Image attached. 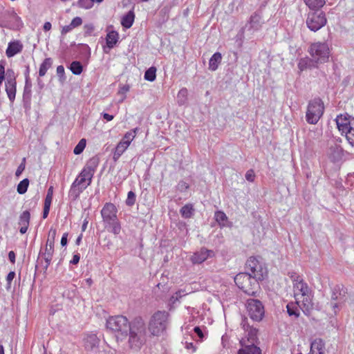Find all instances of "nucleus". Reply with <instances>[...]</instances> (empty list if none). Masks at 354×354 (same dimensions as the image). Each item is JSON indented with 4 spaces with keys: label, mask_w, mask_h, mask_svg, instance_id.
Masks as SVG:
<instances>
[{
    "label": "nucleus",
    "mask_w": 354,
    "mask_h": 354,
    "mask_svg": "<svg viewBox=\"0 0 354 354\" xmlns=\"http://www.w3.org/2000/svg\"><path fill=\"white\" fill-rule=\"evenodd\" d=\"M266 269L256 257H251L245 264V277H248L251 288L245 290V294L254 296L259 289V281L263 279Z\"/></svg>",
    "instance_id": "obj_1"
},
{
    "label": "nucleus",
    "mask_w": 354,
    "mask_h": 354,
    "mask_svg": "<svg viewBox=\"0 0 354 354\" xmlns=\"http://www.w3.org/2000/svg\"><path fill=\"white\" fill-rule=\"evenodd\" d=\"M128 331L129 346L135 349L140 348L147 340L146 326L142 318L136 317L130 323Z\"/></svg>",
    "instance_id": "obj_2"
},
{
    "label": "nucleus",
    "mask_w": 354,
    "mask_h": 354,
    "mask_svg": "<svg viewBox=\"0 0 354 354\" xmlns=\"http://www.w3.org/2000/svg\"><path fill=\"white\" fill-rule=\"evenodd\" d=\"M91 161L92 160H90V162L86 164L71 185L69 195L73 197V199H76L80 194L90 185L91 183L95 172L94 167L90 165Z\"/></svg>",
    "instance_id": "obj_3"
},
{
    "label": "nucleus",
    "mask_w": 354,
    "mask_h": 354,
    "mask_svg": "<svg viewBox=\"0 0 354 354\" xmlns=\"http://www.w3.org/2000/svg\"><path fill=\"white\" fill-rule=\"evenodd\" d=\"M169 313L165 310L155 313L149 323V330L153 336L162 335L167 329Z\"/></svg>",
    "instance_id": "obj_4"
},
{
    "label": "nucleus",
    "mask_w": 354,
    "mask_h": 354,
    "mask_svg": "<svg viewBox=\"0 0 354 354\" xmlns=\"http://www.w3.org/2000/svg\"><path fill=\"white\" fill-rule=\"evenodd\" d=\"M130 323L127 318L123 315H117L110 317L106 321V328L112 331L118 333L117 338L119 335L122 337L127 336L128 329Z\"/></svg>",
    "instance_id": "obj_5"
},
{
    "label": "nucleus",
    "mask_w": 354,
    "mask_h": 354,
    "mask_svg": "<svg viewBox=\"0 0 354 354\" xmlns=\"http://www.w3.org/2000/svg\"><path fill=\"white\" fill-rule=\"evenodd\" d=\"M324 111V102L319 97L310 100L307 107L306 119L308 123L315 124L318 122Z\"/></svg>",
    "instance_id": "obj_6"
},
{
    "label": "nucleus",
    "mask_w": 354,
    "mask_h": 354,
    "mask_svg": "<svg viewBox=\"0 0 354 354\" xmlns=\"http://www.w3.org/2000/svg\"><path fill=\"white\" fill-rule=\"evenodd\" d=\"M308 52L313 62L318 67V64L325 63L329 57V48L325 42H317L312 44Z\"/></svg>",
    "instance_id": "obj_7"
},
{
    "label": "nucleus",
    "mask_w": 354,
    "mask_h": 354,
    "mask_svg": "<svg viewBox=\"0 0 354 354\" xmlns=\"http://www.w3.org/2000/svg\"><path fill=\"white\" fill-rule=\"evenodd\" d=\"M327 22L326 15L319 10H313L308 13L306 24L308 28L316 32L324 27Z\"/></svg>",
    "instance_id": "obj_8"
},
{
    "label": "nucleus",
    "mask_w": 354,
    "mask_h": 354,
    "mask_svg": "<svg viewBox=\"0 0 354 354\" xmlns=\"http://www.w3.org/2000/svg\"><path fill=\"white\" fill-rule=\"evenodd\" d=\"M245 306L248 316L255 322H260L264 317L265 310L262 302L256 299H248Z\"/></svg>",
    "instance_id": "obj_9"
},
{
    "label": "nucleus",
    "mask_w": 354,
    "mask_h": 354,
    "mask_svg": "<svg viewBox=\"0 0 354 354\" xmlns=\"http://www.w3.org/2000/svg\"><path fill=\"white\" fill-rule=\"evenodd\" d=\"M57 231L54 228H50L48 232V236L47 239L45 252L41 254V256L44 257L46 265L44 266V269L47 270L49 265L50 264L51 260L53 259V255L54 252V243L55 239L56 236Z\"/></svg>",
    "instance_id": "obj_10"
},
{
    "label": "nucleus",
    "mask_w": 354,
    "mask_h": 354,
    "mask_svg": "<svg viewBox=\"0 0 354 354\" xmlns=\"http://www.w3.org/2000/svg\"><path fill=\"white\" fill-rule=\"evenodd\" d=\"M101 215L106 225L118 220L117 209L115 206L111 203H107L104 205L101 210Z\"/></svg>",
    "instance_id": "obj_11"
},
{
    "label": "nucleus",
    "mask_w": 354,
    "mask_h": 354,
    "mask_svg": "<svg viewBox=\"0 0 354 354\" xmlns=\"http://www.w3.org/2000/svg\"><path fill=\"white\" fill-rule=\"evenodd\" d=\"M293 288L295 297L299 294H301V296H308V295H311L310 288L301 278L297 277L296 283H293Z\"/></svg>",
    "instance_id": "obj_12"
},
{
    "label": "nucleus",
    "mask_w": 354,
    "mask_h": 354,
    "mask_svg": "<svg viewBox=\"0 0 354 354\" xmlns=\"http://www.w3.org/2000/svg\"><path fill=\"white\" fill-rule=\"evenodd\" d=\"M6 91L10 102H14L16 95V80L14 75H8L5 82Z\"/></svg>",
    "instance_id": "obj_13"
},
{
    "label": "nucleus",
    "mask_w": 354,
    "mask_h": 354,
    "mask_svg": "<svg viewBox=\"0 0 354 354\" xmlns=\"http://www.w3.org/2000/svg\"><path fill=\"white\" fill-rule=\"evenodd\" d=\"M214 254L212 250H209L205 248H202L200 251L194 254L191 260L193 263H201L205 261L208 257Z\"/></svg>",
    "instance_id": "obj_14"
},
{
    "label": "nucleus",
    "mask_w": 354,
    "mask_h": 354,
    "mask_svg": "<svg viewBox=\"0 0 354 354\" xmlns=\"http://www.w3.org/2000/svg\"><path fill=\"white\" fill-rule=\"evenodd\" d=\"M337 127L339 131L343 134L345 131L351 128L350 115L347 113L345 115H339L335 119Z\"/></svg>",
    "instance_id": "obj_15"
},
{
    "label": "nucleus",
    "mask_w": 354,
    "mask_h": 354,
    "mask_svg": "<svg viewBox=\"0 0 354 354\" xmlns=\"http://www.w3.org/2000/svg\"><path fill=\"white\" fill-rule=\"evenodd\" d=\"M30 219V214L28 210L24 211L19 216L18 224L20 225L19 232L21 234H25L28 228Z\"/></svg>",
    "instance_id": "obj_16"
},
{
    "label": "nucleus",
    "mask_w": 354,
    "mask_h": 354,
    "mask_svg": "<svg viewBox=\"0 0 354 354\" xmlns=\"http://www.w3.org/2000/svg\"><path fill=\"white\" fill-rule=\"evenodd\" d=\"M84 347L87 351H93L99 346L100 339L95 334H88L84 339Z\"/></svg>",
    "instance_id": "obj_17"
},
{
    "label": "nucleus",
    "mask_w": 354,
    "mask_h": 354,
    "mask_svg": "<svg viewBox=\"0 0 354 354\" xmlns=\"http://www.w3.org/2000/svg\"><path fill=\"white\" fill-rule=\"evenodd\" d=\"M23 49V45L19 41L10 42L6 50V55L8 57H12L16 54L20 53Z\"/></svg>",
    "instance_id": "obj_18"
},
{
    "label": "nucleus",
    "mask_w": 354,
    "mask_h": 354,
    "mask_svg": "<svg viewBox=\"0 0 354 354\" xmlns=\"http://www.w3.org/2000/svg\"><path fill=\"white\" fill-rule=\"evenodd\" d=\"M325 344L322 339H315L310 344L311 354H324Z\"/></svg>",
    "instance_id": "obj_19"
},
{
    "label": "nucleus",
    "mask_w": 354,
    "mask_h": 354,
    "mask_svg": "<svg viewBox=\"0 0 354 354\" xmlns=\"http://www.w3.org/2000/svg\"><path fill=\"white\" fill-rule=\"evenodd\" d=\"M261 27V17L259 15L253 14L249 21V27L248 31L252 35L254 31L259 30Z\"/></svg>",
    "instance_id": "obj_20"
},
{
    "label": "nucleus",
    "mask_w": 354,
    "mask_h": 354,
    "mask_svg": "<svg viewBox=\"0 0 354 354\" xmlns=\"http://www.w3.org/2000/svg\"><path fill=\"white\" fill-rule=\"evenodd\" d=\"M329 155L333 161H337L342 157L343 149L339 145L335 144L330 147Z\"/></svg>",
    "instance_id": "obj_21"
},
{
    "label": "nucleus",
    "mask_w": 354,
    "mask_h": 354,
    "mask_svg": "<svg viewBox=\"0 0 354 354\" xmlns=\"http://www.w3.org/2000/svg\"><path fill=\"white\" fill-rule=\"evenodd\" d=\"M221 54L218 52L215 53L209 59L208 67L209 70L215 71L218 68V65L221 64Z\"/></svg>",
    "instance_id": "obj_22"
},
{
    "label": "nucleus",
    "mask_w": 354,
    "mask_h": 354,
    "mask_svg": "<svg viewBox=\"0 0 354 354\" xmlns=\"http://www.w3.org/2000/svg\"><path fill=\"white\" fill-rule=\"evenodd\" d=\"M129 146L122 142V141H120L115 149V151L113 152V159L115 162H116L119 158L122 155V153L127 149V148L129 147Z\"/></svg>",
    "instance_id": "obj_23"
},
{
    "label": "nucleus",
    "mask_w": 354,
    "mask_h": 354,
    "mask_svg": "<svg viewBox=\"0 0 354 354\" xmlns=\"http://www.w3.org/2000/svg\"><path fill=\"white\" fill-rule=\"evenodd\" d=\"M304 299L302 300V310L304 313L306 315H309L311 310L313 308V303L312 301L311 295H308V296H303Z\"/></svg>",
    "instance_id": "obj_24"
},
{
    "label": "nucleus",
    "mask_w": 354,
    "mask_h": 354,
    "mask_svg": "<svg viewBox=\"0 0 354 354\" xmlns=\"http://www.w3.org/2000/svg\"><path fill=\"white\" fill-rule=\"evenodd\" d=\"M214 218L221 227L230 225L226 214L222 211H216L214 214Z\"/></svg>",
    "instance_id": "obj_25"
},
{
    "label": "nucleus",
    "mask_w": 354,
    "mask_h": 354,
    "mask_svg": "<svg viewBox=\"0 0 354 354\" xmlns=\"http://www.w3.org/2000/svg\"><path fill=\"white\" fill-rule=\"evenodd\" d=\"M304 1L312 10H319L326 3L325 0H304Z\"/></svg>",
    "instance_id": "obj_26"
},
{
    "label": "nucleus",
    "mask_w": 354,
    "mask_h": 354,
    "mask_svg": "<svg viewBox=\"0 0 354 354\" xmlns=\"http://www.w3.org/2000/svg\"><path fill=\"white\" fill-rule=\"evenodd\" d=\"M119 39V35L116 31L112 30L109 32L106 37V44L109 48H113L117 44Z\"/></svg>",
    "instance_id": "obj_27"
},
{
    "label": "nucleus",
    "mask_w": 354,
    "mask_h": 354,
    "mask_svg": "<svg viewBox=\"0 0 354 354\" xmlns=\"http://www.w3.org/2000/svg\"><path fill=\"white\" fill-rule=\"evenodd\" d=\"M134 13L132 11H129L122 19L121 24L123 27L129 28L133 25L134 21Z\"/></svg>",
    "instance_id": "obj_28"
},
{
    "label": "nucleus",
    "mask_w": 354,
    "mask_h": 354,
    "mask_svg": "<svg viewBox=\"0 0 354 354\" xmlns=\"http://www.w3.org/2000/svg\"><path fill=\"white\" fill-rule=\"evenodd\" d=\"M249 328L248 337H247V341L249 343V344H255L258 342L259 339L257 337V329L254 328H251L248 326Z\"/></svg>",
    "instance_id": "obj_29"
},
{
    "label": "nucleus",
    "mask_w": 354,
    "mask_h": 354,
    "mask_svg": "<svg viewBox=\"0 0 354 354\" xmlns=\"http://www.w3.org/2000/svg\"><path fill=\"white\" fill-rule=\"evenodd\" d=\"M53 64V60L51 58H46L40 65L39 75L43 77L46 75L47 71L51 67Z\"/></svg>",
    "instance_id": "obj_30"
},
{
    "label": "nucleus",
    "mask_w": 354,
    "mask_h": 354,
    "mask_svg": "<svg viewBox=\"0 0 354 354\" xmlns=\"http://www.w3.org/2000/svg\"><path fill=\"white\" fill-rule=\"evenodd\" d=\"M298 66L301 71L306 68L317 67L311 58L301 59L299 62Z\"/></svg>",
    "instance_id": "obj_31"
},
{
    "label": "nucleus",
    "mask_w": 354,
    "mask_h": 354,
    "mask_svg": "<svg viewBox=\"0 0 354 354\" xmlns=\"http://www.w3.org/2000/svg\"><path fill=\"white\" fill-rule=\"evenodd\" d=\"M182 216L185 218H191L193 215L194 207L192 204L184 205L180 210Z\"/></svg>",
    "instance_id": "obj_32"
},
{
    "label": "nucleus",
    "mask_w": 354,
    "mask_h": 354,
    "mask_svg": "<svg viewBox=\"0 0 354 354\" xmlns=\"http://www.w3.org/2000/svg\"><path fill=\"white\" fill-rule=\"evenodd\" d=\"M138 131V128H135L133 130H131L129 131H127L124 136H123L121 141L127 143L129 146L131 143V142L133 140L136 136V133Z\"/></svg>",
    "instance_id": "obj_33"
},
{
    "label": "nucleus",
    "mask_w": 354,
    "mask_h": 354,
    "mask_svg": "<svg viewBox=\"0 0 354 354\" xmlns=\"http://www.w3.org/2000/svg\"><path fill=\"white\" fill-rule=\"evenodd\" d=\"M188 91L185 88H181L177 95L178 104L179 105H183L187 100Z\"/></svg>",
    "instance_id": "obj_34"
},
{
    "label": "nucleus",
    "mask_w": 354,
    "mask_h": 354,
    "mask_svg": "<svg viewBox=\"0 0 354 354\" xmlns=\"http://www.w3.org/2000/svg\"><path fill=\"white\" fill-rule=\"evenodd\" d=\"M106 227L111 228L110 232L117 235L121 232V225L118 219L106 225Z\"/></svg>",
    "instance_id": "obj_35"
},
{
    "label": "nucleus",
    "mask_w": 354,
    "mask_h": 354,
    "mask_svg": "<svg viewBox=\"0 0 354 354\" xmlns=\"http://www.w3.org/2000/svg\"><path fill=\"white\" fill-rule=\"evenodd\" d=\"M245 354H261V350L256 344H245Z\"/></svg>",
    "instance_id": "obj_36"
},
{
    "label": "nucleus",
    "mask_w": 354,
    "mask_h": 354,
    "mask_svg": "<svg viewBox=\"0 0 354 354\" xmlns=\"http://www.w3.org/2000/svg\"><path fill=\"white\" fill-rule=\"evenodd\" d=\"M156 77V68L153 66L147 69L145 73V79L149 82H153Z\"/></svg>",
    "instance_id": "obj_37"
},
{
    "label": "nucleus",
    "mask_w": 354,
    "mask_h": 354,
    "mask_svg": "<svg viewBox=\"0 0 354 354\" xmlns=\"http://www.w3.org/2000/svg\"><path fill=\"white\" fill-rule=\"evenodd\" d=\"M29 185V180L28 178H25L21 180L17 185V192L20 194H24L27 192Z\"/></svg>",
    "instance_id": "obj_38"
},
{
    "label": "nucleus",
    "mask_w": 354,
    "mask_h": 354,
    "mask_svg": "<svg viewBox=\"0 0 354 354\" xmlns=\"http://www.w3.org/2000/svg\"><path fill=\"white\" fill-rule=\"evenodd\" d=\"M287 313L290 316H295V317H298L299 316V312L298 310L297 307L293 303H289L286 306Z\"/></svg>",
    "instance_id": "obj_39"
},
{
    "label": "nucleus",
    "mask_w": 354,
    "mask_h": 354,
    "mask_svg": "<svg viewBox=\"0 0 354 354\" xmlns=\"http://www.w3.org/2000/svg\"><path fill=\"white\" fill-rule=\"evenodd\" d=\"M70 69L74 75H80L82 72V66L80 62L74 61L71 64Z\"/></svg>",
    "instance_id": "obj_40"
},
{
    "label": "nucleus",
    "mask_w": 354,
    "mask_h": 354,
    "mask_svg": "<svg viewBox=\"0 0 354 354\" xmlns=\"http://www.w3.org/2000/svg\"><path fill=\"white\" fill-rule=\"evenodd\" d=\"M86 140L84 138H82L80 140L78 144L75 147L73 153L75 155L80 154L86 147Z\"/></svg>",
    "instance_id": "obj_41"
},
{
    "label": "nucleus",
    "mask_w": 354,
    "mask_h": 354,
    "mask_svg": "<svg viewBox=\"0 0 354 354\" xmlns=\"http://www.w3.org/2000/svg\"><path fill=\"white\" fill-rule=\"evenodd\" d=\"M344 133H345L348 142L354 146V128H348Z\"/></svg>",
    "instance_id": "obj_42"
},
{
    "label": "nucleus",
    "mask_w": 354,
    "mask_h": 354,
    "mask_svg": "<svg viewBox=\"0 0 354 354\" xmlns=\"http://www.w3.org/2000/svg\"><path fill=\"white\" fill-rule=\"evenodd\" d=\"M77 6L82 8L90 9L93 7V0H79Z\"/></svg>",
    "instance_id": "obj_43"
},
{
    "label": "nucleus",
    "mask_w": 354,
    "mask_h": 354,
    "mask_svg": "<svg viewBox=\"0 0 354 354\" xmlns=\"http://www.w3.org/2000/svg\"><path fill=\"white\" fill-rule=\"evenodd\" d=\"M136 201V194L133 192L130 191L128 192L127 198L126 200V204L129 206H132Z\"/></svg>",
    "instance_id": "obj_44"
},
{
    "label": "nucleus",
    "mask_w": 354,
    "mask_h": 354,
    "mask_svg": "<svg viewBox=\"0 0 354 354\" xmlns=\"http://www.w3.org/2000/svg\"><path fill=\"white\" fill-rule=\"evenodd\" d=\"M187 294V292H185V290H180L171 296V301L175 302L176 301H178L180 298H181L183 296L186 295Z\"/></svg>",
    "instance_id": "obj_45"
},
{
    "label": "nucleus",
    "mask_w": 354,
    "mask_h": 354,
    "mask_svg": "<svg viewBox=\"0 0 354 354\" xmlns=\"http://www.w3.org/2000/svg\"><path fill=\"white\" fill-rule=\"evenodd\" d=\"M340 285H336L332 290V295H331V299L332 300H338L339 299V294L338 291L340 290Z\"/></svg>",
    "instance_id": "obj_46"
},
{
    "label": "nucleus",
    "mask_w": 354,
    "mask_h": 354,
    "mask_svg": "<svg viewBox=\"0 0 354 354\" xmlns=\"http://www.w3.org/2000/svg\"><path fill=\"white\" fill-rule=\"evenodd\" d=\"M15 272L14 271H11L8 273V274L7 275V277H6V281H7V286H6V289L7 290H9L10 288V286H11V282L13 280V279L15 278Z\"/></svg>",
    "instance_id": "obj_47"
},
{
    "label": "nucleus",
    "mask_w": 354,
    "mask_h": 354,
    "mask_svg": "<svg viewBox=\"0 0 354 354\" xmlns=\"http://www.w3.org/2000/svg\"><path fill=\"white\" fill-rule=\"evenodd\" d=\"M188 188L189 185L183 180L180 181L177 185V189L180 192H185Z\"/></svg>",
    "instance_id": "obj_48"
},
{
    "label": "nucleus",
    "mask_w": 354,
    "mask_h": 354,
    "mask_svg": "<svg viewBox=\"0 0 354 354\" xmlns=\"http://www.w3.org/2000/svg\"><path fill=\"white\" fill-rule=\"evenodd\" d=\"M340 290L339 291H338V294H339V301H345L346 298V290L344 289V286L343 285H340Z\"/></svg>",
    "instance_id": "obj_49"
},
{
    "label": "nucleus",
    "mask_w": 354,
    "mask_h": 354,
    "mask_svg": "<svg viewBox=\"0 0 354 354\" xmlns=\"http://www.w3.org/2000/svg\"><path fill=\"white\" fill-rule=\"evenodd\" d=\"M245 178L250 182H253L255 178V174L252 169H250L245 175Z\"/></svg>",
    "instance_id": "obj_50"
},
{
    "label": "nucleus",
    "mask_w": 354,
    "mask_h": 354,
    "mask_svg": "<svg viewBox=\"0 0 354 354\" xmlns=\"http://www.w3.org/2000/svg\"><path fill=\"white\" fill-rule=\"evenodd\" d=\"M242 277H243L242 273H239V274H236V276L234 277L235 283L241 289H242L243 288V283L241 281Z\"/></svg>",
    "instance_id": "obj_51"
},
{
    "label": "nucleus",
    "mask_w": 354,
    "mask_h": 354,
    "mask_svg": "<svg viewBox=\"0 0 354 354\" xmlns=\"http://www.w3.org/2000/svg\"><path fill=\"white\" fill-rule=\"evenodd\" d=\"M82 24V20L80 17H75L71 24V26H73L74 28L77 27V26H80L81 24Z\"/></svg>",
    "instance_id": "obj_52"
},
{
    "label": "nucleus",
    "mask_w": 354,
    "mask_h": 354,
    "mask_svg": "<svg viewBox=\"0 0 354 354\" xmlns=\"http://www.w3.org/2000/svg\"><path fill=\"white\" fill-rule=\"evenodd\" d=\"M25 158L23 159V162H21L20 164V165L18 167L16 172H15V175L17 176H19L21 175V174L23 172V171L25 169Z\"/></svg>",
    "instance_id": "obj_53"
},
{
    "label": "nucleus",
    "mask_w": 354,
    "mask_h": 354,
    "mask_svg": "<svg viewBox=\"0 0 354 354\" xmlns=\"http://www.w3.org/2000/svg\"><path fill=\"white\" fill-rule=\"evenodd\" d=\"M73 28H74L73 26H71V24L68 26H64L62 29L61 33H62V35H66V33L71 31Z\"/></svg>",
    "instance_id": "obj_54"
},
{
    "label": "nucleus",
    "mask_w": 354,
    "mask_h": 354,
    "mask_svg": "<svg viewBox=\"0 0 354 354\" xmlns=\"http://www.w3.org/2000/svg\"><path fill=\"white\" fill-rule=\"evenodd\" d=\"M194 331L197 334V335L198 336V337L202 339L203 337H204V335H203V333L202 331V330L201 329L200 327L198 326H196L194 328Z\"/></svg>",
    "instance_id": "obj_55"
},
{
    "label": "nucleus",
    "mask_w": 354,
    "mask_h": 354,
    "mask_svg": "<svg viewBox=\"0 0 354 354\" xmlns=\"http://www.w3.org/2000/svg\"><path fill=\"white\" fill-rule=\"evenodd\" d=\"M10 18L13 19L18 24L21 23V18L17 15V13L15 11H12V12L10 13Z\"/></svg>",
    "instance_id": "obj_56"
},
{
    "label": "nucleus",
    "mask_w": 354,
    "mask_h": 354,
    "mask_svg": "<svg viewBox=\"0 0 354 354\" xmlns=\"http://www.w3.org/2000/svg\"><path fill=\"white\" fill-rule=\"evenodd\" d=\"M185 348L187 350H192V352H195L196 350V346L192 342H186Z\"/></svg>",
    "instance_id": "obj_57"
},
{
    "label": "nucleus",
    "mask_w": 354,
    "mask_h": 354,
    "mask_svg": "<svg viewBox=\"0 0 354 354\" xmlns=\"http://www.w3.org/2000/svg\"><path fill=\"white\" fill-rule=\"evenodd\" d=\"M52 197L46 196L44 201V207H50L52 203Z\"/></svg>",
    "instance_id": "obj_58"
},
{
    "label": "nucleus",
    "mask_w": 354,
    "mask_h": 354,
    "mask_svg": "<svg viewBox=\"0 0 354 354\" xmlns=\"http://www.w3.org/2000/svg\"><path fill=\"white\" fill-rule=\"evenodd\" d=\"M79 261H80V255L79 254H75L73 257V259L70 261V263L73 264V265H75V264L78 263Z\"/></svg>",
    "instance_id": "obj_59"
},
{
    "label": "nucleus",
    "mask_w": 354,
    "mask_h": 354,
    "mask_svg": "<svg viewBox=\"0 0 354 354\" xmlns=\"http://www.w3.org/2000/svg\"><path fill=\"white\" fill-rule=\"evenodd\" d=\"M67 233H64L61 239V245L65 246L67 244Z\"/></svg>",
    "instance_id": "obj_60"
},
{
    "label": "nucleus",
    "mask_w": 354,
    "mask_h": 354,
    "mask_svg": "<svg viewBox=\"0 0 354 354\" xmlns=\"http://www.w3.org/2000/svg\"><path fill=\"white\" fill-rule=\"evenodd\" d=\"M289 276H290V279H292V281H293V283H296L297 277L301 278V277L299 276L298 274H297V273H295V272L289 273Z\"/></svg>",
    "instance_id": "obj_61"
},
{
    "label": "nucleus",
    "mask_w": 354,
    "mask_h": 354,
    "mask_svg": "<svg viewBox=\"0 0 354 354\" xmlns=\"http://www.w3.org/2000/svg\"><path fill=\"white\" fill-rule=\"evenodd\" d=\"M8 258L12 263L15 262V254L13 251L9 252Z\"/></svg>",
    "instance_id": "obj_62"
},
{
    "label": "nucleus",
    "mask_w": 354,
    "mask_h": 354,
    "mask_svg": "<svg viewBox=\"0 0 354 354\" xmlns=\"http://www.w3.org/2000/svg\"><path fill=\"white\" fill-rule=\"evenodd\" d=\"M129 91V85H124L122 87L120 88L119 93H126Z\"/></svg>",
    "instance_id": "obj_63"
},
{
    "label": "nucleus",
    "mask_w": 354,
    "mask_h": 354,
    "mask_svg": "<svg viewBox=\"0 0 354 354\" xmlns=\"http://www.w3.org/2000/svg\"><path fill=\"white\" fill-rule=\"evenodd\" d=\"M57 73L59 75H62L64 73V68L63 66H58L57 68Z\"/></svg>",
    "instance_id": "obj_64"
}]
</instances>
